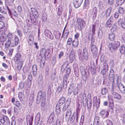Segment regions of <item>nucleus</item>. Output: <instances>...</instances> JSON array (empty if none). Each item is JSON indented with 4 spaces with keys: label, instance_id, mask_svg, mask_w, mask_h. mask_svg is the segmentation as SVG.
<instances>
[{
    "label": "nucleus",
    "instance_id": "f704fd0d",
    "mask_svg": "<svg viewBox=\"0 0 125 125\" xmlns=\"http://www.w3.org/2000/svg\"><path fill=\"white\" fill-rule=\"evenodd\" d=\"M78 41L77 40H73V42L72 45L74 47L77 46L78 45Z\"/></svg>",
    "mask_w": 125,
    "mask_h": 125
},
{
    "label": "nucleus",
    "instance_id": "20e7f679",
    "mask_svg": "<svg viewBox=\"0 0 125 125\" xmlns=\"http://www.w3.org/2000/svg\"><path fill=\"white\" fill-rule=\"evenodd\" d=\"M7 9L5 8L4 7L2 6L0 8V11L1 12L4 14H5L8 10L9 13L10 15L11 14V12L8 7L7 6L6 7Z\"/></svg>",
    "mask_w": 125,
    "mask_h": 125
},
{
    "label": "nucleus",
    "instance_id": "774afa93",
    "mask_svg": "<svg viewBox=\"0 0 125 125\" xmlns=\"http://www.w3.org/2000/svg\"><path fill=\"white\" fill-rule=\"evenodd\" d=\"M12 12L14 16L16 17H17L18 16V14L16 12L15 10H13Z\"/></svg>",
    "mask_w": 125,
    "mask_h": 125
},
{
    "label": "nucleus",
    "instance_id": "e2e57ef3",
    "mask_svg": "<svg viewBox=\"0 0 125 125\" xmlns=\"http://www.w3.org/2000/svg\"><path fill=\"white\" fill-rule=\"evenodd\" d=\"M99 118L98 116L96 117L94 119V122H99Z\"/></svg>",
    "mask_w": 125,
    "mask_h": 125
},
{
    "label": "nucleus",
    "instance_id": "6e6d98bb",
    "mask_svg": "<svg viewBox=\"0 0 125 125\" xmlns=\"http://www.w3.org/2000/svg\"><path fill=\"white\" fill-rule=\"evenodd\" d=\"M31 11L32 13V14L33 15L37 10L36 9L34 8H32L31 9Z\"/></svg>",
    "mask_w": 125,
    "mask_h": 125
},
{
    "label": "nucleus",
    "instance_id": "09e8293b",
    "mask_svg": "<svg viewBox=\"0 0 125 125\" xmlns=\"http://www.w3.org/2000/svg\"><path fill=\"white\" fill-rule=\"evenodd\" d=\"M62 86H59L57 88V92H59L62 91Z\"/></svg>",
    "mask_w": 125,
    "mask_h": 125
},
{
    "label": "nucleus",
    "instance_id": "c9c22d12",
    "mask_svg": "<svg viewBox=\"0 0 125 125\" xmlns=\"http://www.w3.org/2000/svg\"><path fill=\"white\" fill-rule=\"evenodd\" d=\"M7 36L8 40H9L11 41L13 38V35L10 33H8L7 35Z\"/></svg>",
    "mask_w": 125,
    "mask_h": 125
},
{
    "label": "nucleus",
    "instance_id": "9d476101",
    "mask_svg": "<svg viewBox=\"0 0 125 125\" xmlns=\"http://www.w3.org/2000/svg\"><path fill=\"white\" fill-rule=\"evenodd\" d=\"M44 33L48 38L51 40L53 39L54 37L51 31L49 30H45L44 31Z\"/></svg>",
    "mask_w": 125,
    "mask_h": 125
},
{
    "label": "nucleus",
    "instance_id": "58836bf2",
    "mask_svg": "<svg viewBox=\"0 0 125 125\" xmlns=\"http://www.w3.org/2000/svg\"><path fill=\"white\" fill-rule=\"evenodd\" d=\"M107 89L105 88H103L101 90V93L103 95L107 93Z\"/></svg>",
    "mask_w": 125,
    "mask_h": 125
},
{
    "label": "nucleus",
    "instance_id": "4d7b16f0",
    "mask_svg": "<svg viewBox=\"0 0 125 125\" xmlns=\"http://www.w3.org/2000/svg\"><path fill=\"white\" fill-rule=\"evenodd\" d=\"M34 17H35L34 18H35V17H37L39 16V14L38 11H37L35 12L34 14H33Z\"/></svg>",
    "mask_w": 125,
    "mask_h": 125
},
{
    "label": "nucleus",
    "instance_id": "9b49d317",
    "mask_svg": "<svg viewBox=\"0 0 125 125\" xmlns=\"http://www.w3.org/2000/svg\"><path fill=\"white\" fill-rule=\"evenodd\" d=\"M94 44V42L92 40L91 43V51L94 54H95L97 52V49Z\"/></svg>",
    "mask_w": 125,
    "mask_h": 125
},
{
    "label": "nucleus",
    "instance_id": "4468645a",
    "mask_svg": "<svg viewBox=\"0 0 125 125\" xmlns=\"http://www.w3.org/2000/svg\"><path fill=\"white\" fill-rule=\"evenodd\" d=\"M118 23L120 24L122 28L125 29V18L124 19L120 18L118 21Z\"/></svg>",
    "mask_w": 125,
    "mask_h": 125
},
{
    "label": "nucleus",
    "instance_id": "1a4fd4ad",
    "mask_svg": "<svg viewBox=\"0 0 125 125\" xmlns=\"http://www.w3.org/2000/svg\"><path fill=\"white\" fill-rule=\"evenodd\" d=\"M74 51L73 50L71 51L69 55V61L72 63L73 62L75 59V54Z\"/></svg>",
    "mask_w": 125,
    "mask_h": 125
},
{
    "label": "nucleus",
    "instance_id": "603ef678",
    "mask_svg": "<svg viewBox=\"0 0 125 125\" xmlns=\"http://www.w3.org/2000/svg\"><path fill=\"white\" fill-rule=\"evenodd\" d=\"M105 58H107L106 56H101L100 58V60L101 61H105L104 59Z\"/></svg>",
    "mask_w": 125,
    "mask_h": 125
},
{
    "label": "nucleus",
    "instance_id": "473e14b6",
    "mask_svg": "<svg viewBox=\"0 0 125 125\" xmlns=\"http://www.w3.org/2000/svg\"><path fill=\"white\" fill-rule=\"evenodd\" d=\"M97 10L96 7H94L92 11V14L93 15V16L94 17H96V16Z\"/></svg>",
    "mask_w": 125,
    "mask_h": 125
},
{
    "label": "nucleus",
    "instance_id": "bf43d9fd",
    "mask_svg": "<svg viewBox=\"0 0 125 125\" xmlns=\"http://www.w3.org/2000/svg\"><path fill=\"white\" fill-rule=\"evenodd\" d=\"M116 26L115 25H114L112 28L111 30V31H115L116 29Z\"/></svg>",
    "mask_w": 125,
    "mask_h": 125
},
{
    "label": "nucleus",
    "instance_id": "423d86ee",
    "mask_svg": "<svg viewBox=\"0 0 125 125\" xmlns=\"http://www.w3.org/2000/svg\"><path fill=\"white\" fill-rule=\"evenodd\" d=\"M92 105L91 95V94H89L88 95L87 103V109L89 111L90 110Z\"/></svg>",
    "mask_w": 125,
    "mask_h": 125
},
{
    "label": "nucleus",
    "instance_id": "8fccbe9b",
    "mask_svg": "<svg viewBox=\"0 0 125 125\" xmlns=\"http://www.w3.org/2000/svg\"><path fill=\"white\" fill-rule=\"evenodd\" d=\"M114 21V18L112 16H111L107 21L112 23Z\"/></svg>",
    "mask_w": 125,
    "mask_h": 125
},
{
    "label": "nucleus",
    "instance_id": "ea45409f",
    "mask_svg": "<svg viewBox=\"0 0 125 125\" xmlns=\"http://www.w3.org/2000/svg\"><path fill=\"white\" fill-rule=\"evenodd\" d=\"M71 72V69L69 68H67L66 70V74L64 75V76H67V77H68L69 74Z\"/></svg>",
    "mask_w": 125,
    "mask_h": 125
},
{
    "label": "nucleus",
    "instance_id": "4be33fe9",
    "mask_svg": "<svg viewBox=\"0 0 125 125\" xmlns=\"http://www.w3.org/2000/svg\"><path fill=\"white\" fill-rule=\"evenodd\" d=\"M118 88L121 91L123 94L125 93V89L124 86L122 84H119Z\"/></svg>",
    "mask_w": 125,
    "mask_h": 125
},
{
    "label": "nucleus",
    "instance_id": "cd10ccee",
    "mask_svg": "<svg viewBox=\"0 0 125 125\" xmlns=\"http://www.w3.org/2000/svg\"><path fill=\"white\" fill-rule=\"evenodd\" d=\"M23 62H19L17 64V68L18 70L20 71L21 70L23 65Z\"/></svg>",
    "mask_w": 125,
    "mask_h": 125
},
{
    "label": "nucleus",
    "instance_id": "ddd939ff",
    "mask_svg": "<svg viewBox=\"0 0 125 125\" xmlns=\"http://www.w3.org/2000/svg\"><path fill=\"white\" fill-rule=\"evenodd\" d=\"M72 114L71 111L70 109H68L65 115V118L66 120L68 121L69 120Z\"/></svg>",
    "mask_w": 125,
    "mask_h": 125
},
{
    "label": "nucleus",
    "instance_id": "3c124183",
    "mask_svg": "<svg viewBox=\"0 0 125 125\" xmlns=\"http://www.w3.org/2000/svg\"><path fill=\"white\" fill-rule=\"evenodd\" d=\"M84 119V116L83 115H82L81 116V120L80 122V123L79 125H83V121Z\"/></svg>",
    "mask_w": 125,
    "mask_h": 125
},
{
    "label": "nucleus",
    "instance_id": "0eeeda50",
    "mask_svg": "<svg viewBox=\"0 0 125 125\" xmlns=\"http://www.w3.org/2000/svg\"><path fill=\"white\" fill-rule=\"evenodd\" d=\"M80 69L81 74L83 75L82 77L83 80L85 82L86 81V77L85 75L86 74L85 70L84 69V67L83 66H81Z\"/></svg>",
    "mask_w": 125,
    "mask_h": 125
},
{
    "label": "nucleus",
    "instance_id": "aec40b11",
    "mask_svg": "<svg viewBox=\"0 0 125 125\" xmlns=\"http://www.w3.org/2000/svg\"><path fill=\"white\" fill-rule=\"evenodd\" d=\"M41 117V115L40 113H38L37 114L35 117V123L36 125H38L39 122Z\"/></svg>",
    "mask_w": 125,
    "mask_h": 125
},
{
    "label": "nucleus",
    "instance_id": "5fc2aeb1",
    "mask_svg": "<svg viewBox=\"0 0 125 125\" xmlns=\"http://www.w3.org/2000/svg\"><path fill=\"white\" fill-rule=\"evenodd\" d=\"M106 122L107 125H113L112 122L110 120H106Z\"/></svg>",
    "mask_w": 125,
    "mask_h": 125
},
{
    "label": "nucleus",
    "instance_id": "39448f33",
    "mask_svg": "<svg viewBox=\"0 0 125 125\" xmlns=\"http://www.w3.org/2000/svg\"><path fill=\"white\" fill-rule=\"evenodd\" d=\"M76 23L78 24V27H79V26L81 29L83 27L85 26V21L81 19H77V21Z\"/></svg>",
    "mask_w": 125,
    "mask_h": 125
},
{
    "label": "nucleus",
    "instance_id": "6e6552de",
    "mask_svg": "<svg viewBox=\"0 0 125 125\" xmlns=\"http://www.w3.org/2000/svg\"><path fill=\"white\" fill-rule=\"evenodd\" d=\"M83 0H74L73 2V3L74 7L77 8L79 7L81 5Z\"/></svg>",
    "mask_w": 125,
    "mask_h": 125
},
{
    "label": "nucleus",
    "instance_id": "7ed1b4c3",
    "mask_svg": "<svg viewBox=\"0 0 125 125\" xmlns=\"http://www.w3.org/2000/svg\"><path fill=\"white\" fill-rule=\"evenodd\" d=\"M46 97L45 93H42L41 91H40L37 96V99L38 101H42V102H44L45 99Z\"/></svg>",
    "mask_w": 125,
    "mask_h": 125
},
{
    "label": "nucleus",
    "instance_id": "69168bd1",
    "mask_svg": "<svg viewBox=\"0 0 125 125\" xmlns=\"http://www.w3.org/2000/svg\"><path fill=\"white\" fill-rule=\"evenodd\" d=\"M47 17L46 16H42V21L43 22H44L47 19Z\"/></svg>",
    "mask_w": 125,
    "mask_h": 125
},
{
    "label": "nucleus",
    "instance_id": "dca6fc26",
    "mask_svg": "<svg viewBox=\"0 0 125 125\" xmlns=\"http://www.w3.org/2000/svg\"><path fill=\"white\" fill-rule=\"evenodd\" d=\"M35 21L34 20V18H32L30 20H27L26 22L27 24L29 27H31L32 26V23L35 22Z\"/></svg>",
    "mask_w": 125,
    "mask_h": 125
},
{
    "label": "nucleus",
    "instance_id": "c03bdc74",
    "mask_svg": "<svg viewBox=\"0 0 125 125\" xmlns=\"http://www.w3.org/2000/svg\"><path fill=\"white\" fill-rule=\"evenodd\" d=\"M21 57V55L20 54L17 53L15 56V58H16V60L18 61L20 60Z\"/></svg>",
    "mask_w": 125,
    "mask_h": 125
},
{
    "label": "nucleus",
    "instance_id": "c85d7f7f",
    "mask_svg": "<svg viewBox=\"0 0 125 125\" xmlns=\"http://www.w3.org/2000/svg\"><path fill=\"white\" fill-rule=\"evenodd\" d=\"M60 105L57 104L56 105V112L57 115H58L60 112Z\"/></svg>",
    "mask_w": 125,
    "mask_h": 125
},
{
    "label": "nucleus",
    "instance_id": "f8f14e48",
    "mask_svg": "<svg viewBox=\"0 0 125 125\" xmlns=\"http://www.w3.org/2000/svg\"><path fill=\"white\" fill-rule=\"evenodd\" d=\"M67 76H64L62 83V87L64 89H66L67 86Z\"/></svg>",
    "mask_w": 125,
    "mask_h": 125
},
{
    "label": "nucleus",
    "instance_id": "37998d69",
    "mask_svg": "<svg viewBox=\"0 0 125 125\" xmlns=\"http://www.w3.org/2000/svg\"><path fill=\"white\" fill-rule=\"evenodd\" d=\"M75 119V115H73L71 118L70 121V123H73Z\"/></svg>",
    "mask_w": 125,
    "mask_h": 125
},
{
    "label": "nucleus",
    "instance_id": "6ab92c4d",
    "mask_svg": "<svg viewBox=\"0 0 125 125\" xmlns=\"http://www.w3.org/2000/svg\"><path fill=\"white\" fill-rule=\"evenodd\" d=\"M112 96L113 98L118 100H120L121 98V96L116 92H113L112 93Z\"/></svg>",
    "mask_w": 125,
    "mask_h": 125
},
{
    "label": "nucleus",
    "instance_id": "e433bc0d",
    "mask_svg": "<svg viewBox=\"0 0 125 125\" xmlns=\"http://www.w3.org/2000/svg\"><path fill=\"white\" fill-rule=\"evenodd\" d=\"M118 10L119 12L121 14H123L125 11V10L124 9L121 7H119L118 9Z\"/></svg>",
    "mask_w": 125,
    "mask_h": 125
},
{
    "label": "nucleus",
    "instance_id": "13d9d810",
    "mask_svg": "<svg viewBox=\"0 0 125 125\" xmlns=\"http://www.w3.org/2000/svg\"><path fill=\"white\" fill-rule=\"evenodd\" d=\"M15 104L16 106L19 107L20 106L21 103L19 101H16Z\"/></svg>",
    "mask_w": 125,
    "mask_h": 125
},
{
    "label": "nucleus",
    "instance_id": "b1692460",
    "mask_svg": "<svg viewBox=\"0 0 125 125\" xmlns=\"http://www.w3.org/2000/svg\"><path fill=\"white\" fill-rule=\"evenodd\" d=\"M65 98L63 97H62L60 99L57 104L60 105H62L65 102Z\"/></svg>",
    "mask_w": 125,
    "mask_h": 125
},
{
    "label": "nucleus",
    "instance_id": "a211bd4d",
    "mask_svg": "<svg viewBox=\"0 0 125 125\" xmlns=\"http://www.w3.org/2000/svg\"><path fill=\"white\" fill-rule=\"evenodd\" d=\"M112 9L111 7H110L107 9L105 11H104V12L103 13L104 14H105V16L106 18H107L110 16Z\"/></svg>",
    "mask_w": 125,
    "mask_h": 125
},
{
    "label": "nucleus",
    "instance_id": "a18cd8bd",
    "mask_svg": "<svg viewBox=\"0 0 125 125\" xmlns=\"http://www.w3.org/2000/svg\"><path fill=\"white\" fill-rule=\"evenodd\" d=\"M72 42V39L70 38L68 39L67 42V44L68 45H70L71 44Z\"/></svg>",
    "mask_w": 125,
    "mask_h": 125
},
{
    "label": "nucleus",
    "instance_id": "7c9ffc66",
    "mask_svg": "<svg viewBox=\"0 0 125 125\" xmlns=\"http://www.w3.org/2000/svg\"><path fill=\"white\" fill-rule=\"evenodd\" d=\"M95 98L96 99V107L97 108H98L100 106V99L99 98L97 99L96 97Z\"/></svg>",
    "mask_w": 125,
    "mask_h": 125
},
{
    "label": "nucleus",
    "instance_id": "72a5a7b5",
    "mask_svg": "<svg viewBox=\"0 0 125 125\" xmlns=\"http://www.w3.org/2000/svg\"><path fill=\"white\" fill-rule=\"evenodd\" d=\"M46 53V51L44 48H42L40 54L45 56Z\"/></svg>",
    "mask_w": 125,
    "mask_h": 125
},
{
    "label": "nucleus",
    "instance_id": "a878e982",
    "mask_svg": "<svg viewBox=\"0 0 125 125\" xmlns=\"http://www.w3.org/2000/svg\"><path fill=\"white\" fill-rule=\"evenodd\" d=\"M119 50L121 53L125 54V47L123 45H122L121 46Z\"/></svg>",
    "mask_w": 125,
    "mask_h": 125
},
{
    "label": "nucleus",
    "instance_id": "bb28decb",
    "mask_svg": "<svg viewBox=\"0 0 125 125\" xmlns=\"http://www.w3.org/2000/svg\"><path fill=\"white\" fill-rule=\"evenodd\" d=\"M109 39L111 41H113L115 39V36L114 34L111 33H110L109 35Z\"/></svg>",
    "mask_w": 125,
    "mask_h": 125
},
{
    "label": "nucleus",
    "instance_id": "052dcab7",
    "mask_svg": "<svg viewBox=\"0 0 125 125\" xmlns=\"http://www.w3.org/2000/svg\"><path fill=\"white\" fill-rule=\"evenodd\" d=\"M107 70H106L105 69H103L102 70L101 73L103 75H104L106 72L107 71Z\"/></svg>",
    "mask_w": 125,
    "mask_h": 125
},
{
    "label": "nucleus",
    "instance_id": "338daca9",
    "mask_svg": "<svg viewBox=\"0 0 125 125\" xmlns=\"http://www.w3.org/2000/svg\"><path fill=\"white\" fill-rule=\"evenodd\" d=\"M57 35L55 36L57 39L59 38L61 35V33L59 31H58L57 32Z\"/></svg>",
    "mask_w": 125,
    "mask_h": 125
},
{
    "label": "nucleus",
    "instance_id": "2eb2a0df",
    "mask_svg": "<svg viewBox=\"0 0 125 125\" xmlns=\"http://www.w3.org/2000/svg\"><path fill=\"white\" fill-rule=\"evenodd\" d=\"M114 72L112 69H111L109 73V79L111 81L114 82L115 80V77L114 76Z\"/></svg>",
    "mask_w": 125,
    "mask_h": 125
},
{
    "label": "nucleus",
    "instance_id": "f03ea898",
    "mask_svg": "<svg viewBox=\"0 0 125 125\" xmlns=\"http://www.w3.org/2000/svg\"><path fill=\"white\" fill-rule=\"evenodd\" d=\"M120 45L119 42L116 41L113 43H110L108 47L110 50L111 51H113L117 50L119 47Z\"/></svg>",
    "mask_w": 125,
    "mask_h": 125
},
{
    "label": "nucleus",
    "instance_id": "680f3d73",
    "mask_svg": "<svg viewBox=\"0 0 125 125\" xmlns=\"http://www.w3.org/2000/svg\"><path fill=\"white\" fill-rule=\"evenodd\" d=\"M28 40L33 41L34 38L33 36L32 35L30 36L28 38Z\"/></svg>",
    "mask_w": 125,
    "mask_h": 125
},
{
    "label": "nucleus",
    "instance_id": "49530a36",
    "mask_svg": "<svg viewBox=\"0 0 125 125\" xmlns=\"http://www.w3.org/2000/svg\"><path fill=\"white\" fill-rule=\"evenodd\" d=\"M64 34H63V36L64 35H65L66 38H67L69 34V31L68 30H66L65 31H64Z\"/></svg>",
    "mask_w": 125,
    "mask_h": 125
},
{
    "label": "nucleus",
    "instance_id": "a19ab883",
    "mask_svg": "<svg viewBox=\"0 0 125 125\" xmlns=\"http://www.w3.org/2000/svg\"><path fill=\"white\" fill-rule=\"evenodd\" d=\"M5 27L4 23L3 21H0V29H2Z\"/></svg>",
    "mask_w": 125,
    "mask_h": 125
},
{
    "label": "nucleus",
    "instance_id": "5701e85b",
    "mask_svg": "<svg viewBox=\"0 0 125 125\" xmlns=\"http://www.w3.org/2000/svg\"><path fill=\"white\" fill-rule=\"evenodd\" d=\"M33 74L34 76L36 75L37 72V67L36 65L34 64L32 67Z\"/></svg>",
    "mask_w": 125,
    "mask_h": 125
},
{
    "label": "nucleus",
    "instance_id": "412c9836",
    "mask_svg": "<svg viewBox=\"0 0 125 125\" xmlns=\"http://www.w3.org/2000/svg\"><path fill=\"white\" fill-rule=\"evenodd\" d=\"M100 114L101 115H104L105 114L104 118L107 117L109 115V112L107 111H105V110H101L100 112Z\"/></svg>",
    "mask_w": 125,
    "mask_h": 125
},
{
    "label": "nucleus",
    "instance_id": "2f4dec72",
    "mask_svg": "<svg viewBox=\"0 0 125 125\" xmlns=\"http://www.w3.org/2000/svg\"><path fill=\"white\" fill-rule=\"evenodd\" d=\"M54 116V115L53 114H51L48 120V122H49V123H51L53 120Z\"/></svg>",
    "mask_w": 125,
    "mask_h": 125
},
{
    "label": "nucleus",
    "instance_id": "0e129e2a",
    "mask_svg": "<svg viewBox=\"0 0 125 125\" xmlns=\"http://www.w3.org/2000/svg\"><path fill=\"white\" fill-rule=\"evenodd\" d=\"M0 122L3 124H4L5 123V120L3 116H2V119H0Z\"/></svg>",
    "mask_w": 125,
    "mask_h": 125
},
{
    "label": "nucleus",
    "instance_id": "393cba45",
    "mask_svg": "<svg viewBox=\"0 0 125 125\" xmlns=\"http://www.w3.org/2000/svg\"><path fill=\"white\" fill-rule=\"evenodd\" d=\"M125 0H117L115 6L117 7L119 5H121L125 2Z\"/></svg>",
    "mask_w": 125,
    "mask_h": 125
},
{
    "label": "nucleus",
    "instance_id": "f257e3e1",
    "mask_svg": "<svg viewBox=\"0 0 125 125\" xmlns=\"http://www.w3.org/2000/svg\"><path fill=\"white\" fill-rule=\"evenodd\" d=\"M14 39L15 42L14 43H11V41L8 40V41L6 42L5 44V47L8 48L10 45L12 47H14L15 46L17 45L19 42V38L17 36H15Z\"/></svg>",
    "mask_w": 125,
    "mask_h": 125
},
{
    "label": "nucleus",
    "instance_id": "4c0bfd02",
    "mask_svg": "<svg viewBox=\"0 0 125 125\" xmlns=\"http://www.w3.org/2000/svg\"><path fill=\"white\" fill-rule=\"evenodd\" d=\"M68 105V104L67 103H65L64 105H63V106L62 109V111L63 112H64L67 109Z\"/></svg>",
    "mask_w": 125,
    "mask_h": 125
},
{
    "label": "nucleus",
    "instance_id": "de8ad7c7",
    "mask_svg": "<svg viewBox=\"0 0 125 125\" xmlns=\"http://www.w3.org/2000/svg\"><path fill=\"white\" fill-rule=\"evenodd\" d=\"M103 68V69H105L106 70H108V67L107 63H104Z\"/></svg>",
    "mask_w": 125,
    "mask_h": 125
},
{
    "label": "nucleus",
    "instance_id": "79ce46f5",
    "mask_svg": "<svg viewBox=\"0 0 125 125\" xmlns=\"http://www.w3.org/2000/svg\"><path fill=\"white\" fill-rule=\"evenodd\" d=\"M79 90L76 87L73 90V94L74 95H75L77 94L79 91Z\"/></svg>",
    "mask_w": 125,
    "mask_h": 125
},
{
    "label": "nucleus",
    "instance_id": "f3484780",
    "mask_svg": "<svg viewBox=\"0 0 125 125\" xmlns=\"http://www.w3.org/2000/svg\"><path fill=\"white\" fill-rule=\"evenodd\" d=\"M33 120V118L30 116L27 115L26 116V121L27 125H32V122Z\"/></svg>",
    "mask_w": 125,
    "mask_h": 125
},
{
    "label": "nucleus",
    "instance_id": "c756f323",
    "mask_svg": "<svg viewBox=\"0 0 125 125\" xmlns=\"http://www.w3.org/2000/svg\"><path fill=\"white\" fill-rule=\"evenodd\" d=\"M62 5H60L58 7V10L57 12L58 15H60L62 14Z\"/></svg>",
    "mask_w": 125,
    "mask_h": 125
},
{
    "label": "nucleus",
    "instance_id": "864d4df0",
    "mask_svg": "<svg viewBox=\"0 0 125 125\" xmlns=\"http://www.w3.org/2000/svg\"><path fill=\"white\" fill-rule=\"evenodd\" d=\"M73 90V88L72 87L70 88L68 90V94L70 95L72 93Z\"/></svg>",
    "mask_w": 125,
    "mask_h": 125
}]
</instances>
